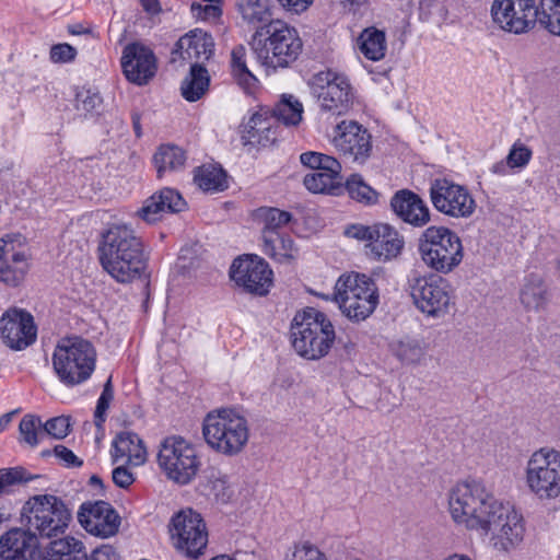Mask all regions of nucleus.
Instances as JSON below:
<instances>
[{"mask_svg":"<svg viewBox=\"0 0 560 560\" xmlns=\"http://www.w3.org/2000/svg\"><path fill=\"white\" fill-rule=\"evenodd\" d=\"M97 253L103 269L120 283L139 279L148 267L144 242L127 223L109 224L101 235Z\"/></svg>","mask_w":560,"mask_h":560,"instance_id":"obj_1","label":"nucleus"},{"mask_svg":"<svg viewBox=\"0 0 560 560\" xmlns=\"http://www.w3.org/2000/svg\"><path fill=\"white\" fill-rule=\"evenodd\" d=\"M290 338L293 349L300 357L319 360L330 351L336 332L326 314L308 307L298 312L293 317Z\"/></svg>","mask_w":560,"mask_h":560,"instance_id":"obj_2","label":"nucleus"},{"mask_svg":"<svg viewBox=\"0 0 560 560\" xmlns=\"http://www.w3.org/2000/svg\"><path fill=\"white\" fill-rule=\"evenodd\" d=\"M96 351L91 341L66 337L58 341L52 353V368L58 380L72 387L89 380L95 370Z\"/></svg>","mask_w":560,"mask_h":560,"instance_id":"obj_3","label":"nucleus"},{"mask_svg":"<svg viewBox=\"0 0 560 560\" xmlns=\"http://www.w3.org/2000/svg\"><path fill=\"white\" fill-rule=\"evenodd\" d=\"M206 443L215 452L233 456L248 441V425L244 417L232 409L209 412L202 423Z\"/></svg>","mask_w":560,"mask_h":560,"instance_id":"obj_4","label":"nucleus"},{"mask_svg":"<svg viewBox=\"0 0 560 560\" xmlns=\"http://www.w3.org/2000/svg\"><path fill=\"white\" fill-rule=\"evenodd\" d=\"M334 300L342 314L353 322L370 317L378 304V289L371 277L352 272L336 282Z\"/></svg>","mask_w":560,"mask_h":560,"instance_id":"obj_5","label":"nucleus"},{"mask_svg":"<svg viewBox=\"0 0 560 560\" xmlns=\"http://www.w3.org/2000/svg\"><path fill=\"white\" fill-rule=\"evenodd\" d=\"M264 36L253 37V49L262 65L271 68H287L298 60L303 43L294 27L277 20L264 30Z\"/></svg>","mask_w":560,"mask_h":560,"instance_id":"obj_6","label":"nucleus"},{"mask_svg":"<svg viewBox=\"0 0 560 560\" xmlns=\"http://www.w3.org/2000/svg\"><path fill=\"white\" fill-rule=\"evenodd\" d=\"M303 105L293 95H283L272 107H261L245 126L248 141L260 145L272 144L277 140L279 124L298 126L302 121Z\"/></svg>","mask_w":560,"mask_h":560,"instance_id":"obj_7","label":"nucleus"},{"mask_svg":"<svg viewBox=\"0 0 560 560\" xmlns=\"http://www.w3.org/2000/svg\"><path fill=\"white\" fill-rule=\"evenodd\" d=\"M418 249L422 261L432 270L448 273L463 260L459 236L445 226H429L419 237Z\"/></svg>","mask_w":560,"mask_h":560,"instance_id":"obj_8","label":"nucleus"},{"mask_svg":"<svg viewBox=\"0 0 560 560\" xmlns=\"http://www.w3.org/2000/svg\"><path fill=\"white\" fill-rule=\"evenodd\" d=\"M26 527L37 538H52L63 534L71 518L65 503L51 494L35 495L22 510Z\"/></svg>","mask_w":560,"mask_h":560,"instance_id":"obj_9","label":"nucleus"},{"mask_svg":"<svg viewBox=\"0 0 560 560\" xmlns=\"http://www.w3.org/2000/svg\"><path fill=\"white\" fill-rule=\"evenodd\" d=\"M158 464L167 479L178 486L188 485L201 465L195 447L178 435L166 436L161 442Z\"/></svg>","mask_w":560,"mask_h":560,"instance_id":"obj_10","label":"nucleus"},{"mask_svg":"<svg viewBox=\"0 0 560 560\" xmlns=\"http://www.w3.org/2000/svg\"><path fill=\"white\" fill-rule=\"evenodd\" d=\"M310 85L322 114L342 116L352 108L354 93L346 75L332 70L320 71L313 75Z\"/></svg>","mask_w":560,"mask_h":560,"instance_id":"obj_11","label":"nucleus"},{"mask_svg":"<svg viewBox=\"0 0 560 560\" xmlns=\"http://www.w3.org/2000/svg\"><path fill=\"white\" fill-rule=\"evenodd\" d=\"M408 290L416 307L428 316L439 317L447 313L452 288L439 275H422L412 270L408 276Z\"/></svg>","mask_w":560,"mask_h":560,"instance_id":"obj_12","label":"nucleus"},{"mask_svg":"<svg viewBox=\"0 0 560 560\" xmlns=\"http://www.w3.org/2000/svg\"><path fill=\"white\" fill-rule=\"evenodd\" d=\"M485 523L480 533L491 534L493 546L498 550L509 551L523 540L525 527L522 515L510 503L495 499Z\"/></svg>","mask_w":560,"mask_h":560,"instance_id":"obj_13","label":"nucleus"},{"mask_svg":"<svg viewBox=\"0 0 560 560\" xmlns=\"http://www.w3.org/2000/svg\"><path fill=\"white\" fill-rule=\"evenodd\" d=\"M345 235L366 242L369 254L376 260H390L400 255L405 246L402 235L388 223L350 224L345 229Z\"/></svg>","mask_w":560,"mask_h":560,"instance_id":"obj_14","label":"nucleus"},{"mask_svg":"<svg viewBox=\"0 0 560 560\" xmlns=\"http://www.w3.org/2000/svg\"><path fill=\"white\" fill-rule=\"evenodd\" d=\"M171 537L175 548L187 558H199L208 545V532L201 515L191 509L172 518Z\"/></svg>","mask_w":560,"mask_h":560,"instance_id":"obj_15","label":"nucleus"},{"mask_svg":"<svg viewBox=\"0 0 560 560\" xmlns=\"http://www.w3.org/2000/svg\"><path fill=\"white\" fill-rule=\"evenodd\" d=\"M429 196L434 209L455 219H467L476 210V201L465 186L447 178L431 182Z\"/></svg>","mask_w":560,"mask_h":560,"instance_id":"obj_16","label":"nucleus"},{"mask_svg":"<svg viewBox=\"0 0 560 560\" xmlns=\"http://www.w3.org/2000/svg\"><path fill=\"white\" fill-rule=\"evenodd\" d=\"M538 9L535 0H493L490 11L493 23L502 31L520 35L535 27Z\"/></svg>","mask_w":560,"mask_h":560,"instance_id":"obj_17","label":"nucleus"},{"mask_svg":"<svg viewBox=\"0 0 560 560\" xmlns=\"http://www.w3.org/2000/svg\"><path fill=\"white\" fill-rule=\"evenodd\" d=\"M494 501L492 492H451L448 509L455 523L480 532Z\"/></svg>","mask_w":560,"mask_h":560,"instance_id":"obj_18","label":"nucleus"},{"mask_svg":"<svg viewBox=\"0 0 560 560\" xmlns=\"http://www.w3.org/2000/svg\"><path fill=\"white\" fill-rule=\"evenodd\" d=\"M230 276L246 292L259 296L266 295L272 284V270L268 262L257 255L235 259Z\"/></svg>","mask_w":560,"mask_h":560,"instance_id":"obj_19","label":"nucleus"},{"mask_svg":"<svg viewBox=\"0 0 560 560\" xmlns=\"http://www.w3.org/2000/svg\"><path fill=\"white\" fill-rule=\"evenodd\" d=\"M332 143L345 159L359 164L365 163L372 152L371 133L355 120L337 124Z\"/></svg>","mask_w":560,"mask_h":560,"instance_id":"obj_20","label":"nucleus"},{"mask_svg":"<svg viewBox=\"0 0 560 560\" xmlns=\"http://www.w3.org/2000/svg\"><path fill=\"white\" fill-rule=\"evenodd\" d=\"M530 490H560V452L541 447L534 452L526 467Z\"/></svg>","mask_w":560,"mask_h":560,"instance_id":"obj_21","label":"nucleus"},{"mask_svg":"<svg viewBox=\"0 0 560 560\" xmlns=\"http://www.w3.org/2000/svg\"><path fill=\"white\" fill-rule=\"evenodd\" d=\"M120 62L126 79L137 85L149 83L158 70L153 50L139 42L125 46Z\"/></svg>","mask_w":560,"mask_h":560,"instance_id":"obj_22","label":"nucleus"},{"mask_svg":"<svg viewBox=\"0 0 560 560\" xmlns=\"http://www.w3.org/2000/svg\"><path fill=\"white\" fill-rule=\"evenodd\" d=\"M0 334L9 348L23 350L36 340L37 328L28 312L11 308L0 318Z\"/></svg>","mask_w":560,"mask_h":560,"instance_id":"obj_23","label":"nucleus"},{"mask_svg":"<svg viewBox=\"0 0 560 560\" xmlns=\"http://www.w3.org/2000/svg\"><path fill=\"white\" fill-rule=\"evenodd\" d=\"M78 521L90 534L107 538L118 532L120 517L105 501L85 502L78 511Z\"/></svg>","mask_w":560,"mask_h":560,"instance_id":"obj_24","label":"nucleus"},{"mask_svg":"<svg viewBox=\"0 0 560 560\" xmlns=\"http://www.w3.org/2000/svg\"><path fill=\"white\" fill-rule=\"evenodd\" d=\"M30 262L25 248L7 235L0 240V281L16 287L25 278Z\"/></svg>","mask_w":560,"mask_h":560,"instance_id":"obj_25","label":"nucleus"},{"mask_svg":"<svg viewBox=\"0 0 560 560\" xmlns=\"http://www.w3.org/2000/svg\"><path fill=\"white\" fill-rule=\"evenodd\" d=\"M2 560H43L38 538L28 528H13L0 538Z\"/></svg>","mask_w":560,"mask_h":560,"instance_id":"obj_26","label":"nucleus"},{"mask_svg":"<svg viewBox=\"0 0 560 560\" xmlns=\"http://www.w3.org/2000/svg\"><path fill=\"white\" fill-rule=\"evenodd\" d=\"M390 209L404 223L412 228H424L431 221V211L425 201L410 189H399L390 198Z\"/></svg>","mask_w":560,"mask_h":560,"instance_id":"obj_27","label":"nucleus"},{"mask_svg":"<svg viewBox=\"0 0 560 560\" xmlns=\"http://www.w3.org/2000/svg\"><path fill=\"white\" fill-rule=\"evenodd\" d=\"M214 52V42L210 34L195 30L182 36L175 49L172 51V62L178 59L191 63H203L208 61Z\"/></svg>","mask_w":560,"mask_h":560,"instance_id":"obj_28","label":"nucleus"},{"mask_svg":"<svg viewBox=\"0 0 560 560\" xmlns=\"http://www.w3.org/2000/svg\"><path fill=\"white\" fill-rule=\"evenodd\" d=\"M112 458L115 464L122 460L132 466H141L147 460V450L138 434L120 432L112 442Z\"/></svg>","mask_w":560,"mask_h":560,"instance_id":"obj_29","label":"nucleus"},{"mask_svg":"<svg viewBox=\"0 0 560 560\" xmlns=\"http://www.w3.org/2000/svg\"><path fill=\"white\" fill-rule=\"evenodd\" d=\"M550 299L549 289L539 275L530 273L524 278L520 289V302L526 312L546 311Z\"/></svg>","mask_w":560,"mask_h":560,"instance_id":"obj_30","label":"nucleus"},{"mask_svg":"<svg viewBox=\"0 0 560 560\" xmlns=\"http://www.w3.org/2000/svg\"><path fill=\"white\" fill-rule=\"evenodd\" d=\"M271 0H236V8L244 22L255 28L253 37H264V30L272 20Z\"/></svg>","mask_w":560,"mask_h":560,"instance_id":"obj_31","label":"nucleus"},{"mask_svg":"<svg viewBox=\"0 0 560 560\" xmlns=\"http://www.w3.org/2000/svg\"><path fill=\"white\" fill-rule=\"evenodd\" d=\"M43 560H88V552L82 540L66 536L48 544Z\"/></svg>","mask_w":560,"mask_h":560,"instance_id":"obj_32","label":"nucleus"},{"mask_svg":"<svg viewBox=\"0 0 560 560\" xmlns=\"http://www.w3.org/2000/svg\"><path fill=\"white\" fill-rule=\"evenodd\" d=\"M261 252L277 262H287L295 258L298 248L289 233H276L260 237Z\"/></svg>","mask_w":560,"mask_h":560,"instance_id":"obj_33","label":"nucleus"},{"mask_svg":"<svg viewBox=\"0 0 560 560\" xmlns=\"http://www.w3.org/2000/svg\"><path fill=\"white\" fill-rule=\"evenodd\" d=\"M388 349L392 355L404 365H418L425 355L423 342L418 338L409 336L392 340Z\"/></svg>","mask_w":560,"mask_h":560,"instance_id":"obj_34","label":"nucleus"},{"mask_svg":"<svg viewBox=\"0 0 560 560\" xmlns=\"http://www.w3.org/2000/svg\"><path fill=\"white\" fill-rule=\"evenodd\" d=\"M210 75L201 63H191L187 77L182 81V96L188 102L200 100L209 90Z\"/></svg>","mask_w":560,"mask_h":560,"instance_id":"obj_35","label":"nucleus"},{"mask_svg":"<svg viewBox=\"0 0 560 560\" xmlns=\"http://www.w3.org/2000/svg\"><path fill=\"white\" fill-rule=\"evenodd\" d=\"M255 219L262 225L260 237L276 233H285L288 224L293 220L291 212L273 207H260L255 211Z\"/></svg>","mask_w":560,"mask_h":560,"instance_id":"obj_36","label":"nucleus"},{"mask_svg":"<svg viewBox=\"0 0 560 560\" xmlns=\"http://www.w3.org/2000/svg\"><path fill=\"white\" fill-rule=\"evenodd\" d=\"M231 73L237 85L246 93H253L258 80L249 71L246 65V48L243 45L235 46L231 51Z\"/></svg>","mask_w":560,"mask_h":560,"instance_id":"obj_37","label":"nucleus"},{"mask_svg":"<svg viewBox=\"0 0 560 560\" xmlns=\"http://www.w3.org/2000/svg\"><path fill=\"white\" fill-rule=\"evenodd\" d=\"M30 482H36V488L40 487L43 490L50 489V485H48V479L45 475L32 474L23 466L0 469V490L13 486L24 487Z\"/></svg>","mask_w":560,"mask_h":560,"instance_id":"obj_38","label":"nucleus"},{"mask_svg":"<svg viewBox=\"0 0 560 560\" xmlns=\"http://www.w3.org/2000/svg\"><path fill=\"white\" fill-rule=\"evenodd\" d=\"M360 51L365 58L378 61L385 57L387 49L386 36L375 27L365 28L358 39Z\"/></svg>","mask_w":560,"mask_h":560,"instance_id":"obj_39","label":"nucleus"},{"mask_svg":"<svg viewBox=\"0 0 560 560\" xmlns=\"http://www.w3.org/2000/svg\"><path fill=\"white\" fill-rule=\"evenodd\" d=\"M186 161L183 149L176 145H161L153 156L158 176L161 178L166 172L180 170Z\"/></svg>","mask_w":560,"mask_h":560,"instance_id":"obj_40","label":"nucleus"},{"mask_svg":"<svg viewBox=\"0 0 560 560\" xmlns=\"http://www.w3.org/2000/svg\"><path fill=\"white\" fill-rule=\"evenodd\" d=\"M194 182L203 191H222L228 188L226 173L212 164L197 167Z\"/></svg>","mask_w":560,"mask_h":560,"instance_id":"obj_41","label":"nucleus"},{"mask_svg":"<svg viewBox=\"0 0 560 560\" xmlns=\"http://www.w3.org/2000/svg\"><path fill=\"white\" fill-rule=\"evenodd\" d=\"M303 183L314 194L338 195L342 188V176L315 171L305 175Z\"/></svg>","mask_w":560,"mask_h":560,"instance_id":"obj_42","label":"nucleus"},{"mask_svg":"<svg viewBox=\"0 0 560 560\" xmlns=\"http://www.w3.org/2000/svg\"><path fill=\"white\" fill-rule=\"evenodd\" d=\"M19 433L20 443L36 447L45 439L42 419L32 413L25 415L20 421Z\"/></svg>","mask_w":560,"mask_h":560,"instance_id":"obj_43","label":"nucleus"},{"mask_svg":"<svg viewBox=\"0 0 560 560\" xmlns=\"http://www.w3.org/2000/svg\"><path fill=\"white\" fill-rule=\"evenodd\" d=\"M345 187L349 196L365 205H375L378 200V192L368 185L360 174H352L347 178Z\"/></svg>","mask_w":560,"mask_h":560,"instance_id":"obj_44","label":"nucleus"},{"mask_svg":"<svg viewBox=\"0 0 560 560\" xmlns=\"http://www.w3.org/2000/svg\"><path fill=\"white\" fill-rule=\"evenodd\" d=\"M538 23L553 35L560 36V0H540Z\"/></svg>","mask_w":560,"mask_h":560,"instance_id":"obj_45","label":"nucleus"},{"mask_svg":"<svg viewBox=\"0 0 560 560\" xmlns=\"http://www.w3.org/2000/svg\"><path fill=\"white\" fill-rule=\"evenodd\" d=\"M154 195L165 213H177L186 208V201L175 189L163 188Z\"/></svg>","mask_w":560,"mask_h":560,"instance_id":"obj_46","label":"nucleus"},{"mask_svg":"<svg viewBox=\"0 0 560 560\" xmlns=\"http://www.w3.org/2000/svg\"><path fill=\"white\" fill-rule=\"evenodd\" d=\"M114 399V388L112 384V377H109L104 384L101 396L97 399L96 408L94 411V423L96 428L102 429L106 420V411L109 408L112 400Z\"/></svg>","mask_w":560,"mask_h":560,"instance_id":"obj_47","label":"nucleus"},{"mask_svg":"<svg viewBox=\"0 0 560 560\" xmlns=\"http://www.w3.org/2000/svg\"><path fill=\"white\" fill-rule=\"evenodd\" d=\"M43 430L45 438L51 436L56 440H62L71 432L70 418L65 416L51 418L43 423Z\"/></svg>","mask_w":560,"mask_h":560,"instance_id":"obj_48","label":"nucleus"},{"mask_svg":"<svg viewBox=\"0 0 560 560\" xmlns=\"http://www.w3.org/2000/svg\"><path fill=\"white\" fill-rule=\"evenodd\" d=\"M102 105V97L98 93L90 90L79 91L75 95V108L88 114L97 113Z\"/></svg>","mask_w":560,"mask_h":560,"instance_id":"obj_49","label":"nucleus"},{"mask_svg":"<svg viewBox=\"0 0 560 560\" xmlns=\"http://www.w3.org/2000/svg\"><path fill=\"white\" fill-rule=\"evenodd\" d=\"M532 155L533 151L527 145L516 141L506 158L511 168H523L529 163Z\"/></svg>","mask_w":560,"mask_h":560,"instance_id":"obj_50","label":"nucleus"},{"mask_svg":"<svg viewBox=\"0 0 560 560\" xmlns=\"http://www.w3.org/2000/svg\"><path fill=\"white\" fill-rule=\"evenodd\" d=\"M162 206L153 194L150 198H148L143 206L137 211L139 218L148 223L156 222L162 219L164 212Z\"/></svg>","mask_w":560,"mask_h":560,"instance_id":"obj_51","label":"nucleus"},{"mask_svg":"<svg viewBox=\"0 0 560 560\" xmlns=\"http://www.w3.org/2000/svg\"><path fill=\"white\" fill-rule=\"evenodd\" d=\"M243 492H214V503L219 509L230 506L232 511H240L244 508L245 499Z\"/></svg>","mask_w":560,"mask_h":560,"instance_id":"obj_52","label":"nucleus"},{"mask_svg":"<svg viewBox=\"0 0 560 560\" xmlns=\"http://www.w3.org/2000/svg\"><path fill=\"white\" fill-rule=\"evenodd\" d=\"M289 560H327L326 556L314 545L302 542L295 545Z\"/></svg>","mask_w":560,"mask_h":560,"instance_id":"obj_53","label":"nucleus"},{"mask_svg":"<svg viewBox=\"0 0 560 560\" xmlns=\"http://www.w3.org/2000/svg\"><path fill=\"white\" fill-rule=\"evenodd\" d=\"M190 11L195 18L205 21H215L222 14L221 8L211 2L205 5L197 2H192L190 5Z\"/></svg>","mask_w":560,"mask_h":560,"instance_id":"obj_54","label":"nucleus"},{"mask_svg":"<svg viewBox=\"0 0 560 560\" xmlns=\"http://www.w3.org/2000/svg\"><path fill=\"white\" fill-rule=\"evenodd\" d=\"M206 478L212 490H225L232 486L231 477L213 467L206 470Z\"/></svg>","mask_w":560,"mask_h":560,"instance_id":"obj_55","label":"nucleus"},{"mask_svg":"<svg viewBox=\"0 0 560 560\" xmlns=\"http://www.w3.org/2000/svg\"><path fill=\"white\" fill-rule=\"evenodd\" d=\"M77 56V49L69 44H57L50 49V59L56 63L72 61Z\"/></svg>","mask_w":560,"mask_h":560,"instance_id":"obj_56","label":"nucleus"},{"mask_svg":"<svg viewBox=\"0 0 560 560\" xmlns=\"http://www.w3.org/2000/svg\"><path fill=\"white\" fill-rule=\"evenodd\" d=\"M54 455L66 466V467H79L82 465V460L65 445H56L52 450Z\"/></svg>","mask_w":560,"mask_h":560,"instance_id":"obj_57","label":"nucleus"},{"mask_svg":"<svg viewBox=\"0 0 560 560\" xmlns=\"http://www.w3.org/2000/svg\"><path fill=\"white\" fill-rule=\"evenodd\" d=\"M112 479L117 487L122 489L128 488L135 481L132 472L124 465H120L113 470Z\"/></svg>","mask_w":560,"mask_h":560,"instance_id":"obj_58","label":"nucleus"},{"mask_svg":"<svg viewBox=\"0 0 560 560\" xmlns=\"http://www.w3.org/2000/svg\"><path fill=\"white\" fill-rule=\"evenodd\" d=\"M88 560H120V557L110 545H102L88 553Z\"/></svg>","mask_w":560,"mask_h":560,"instance_id":"obj_59","label":"nucleus"},{"mask_svg":"<svg viewBox=\"0 0 560 560\" xmlns=\"http://www.w3.org/2000/svg\"><path fill=\"white\" fill-rule=\"evenodd\" d=\"M317 171L341 176V164L337 159L323 154V159Z\"/></svg>","mask_w":560,"mask_h":560,"instance_id":"obj_60","label":"nucleus"},{"mask_svg":"<svg viewBox=\"0 0 560 560\" xmlns=\"http://www.w3.org/2000/svg\"><path fill=\"white\" fill-rule=\"evenodd\" d=\"M289 11L300 13L305 11L314 0H278Z\"/></svg>","mask_w":560,"mask_h":560,"instance_id":"obj_61","label":"nucleus"},{"mask_svg":"<svg viewBox=\"0 0 560 560\" xmlns=\"http://www.w3.org/2000/svg\"><path fill=\"white\" fill-rule=\"evenodd\" d=\"M323 159V153L308 151L301 154L300 160L301 163L305 166H308L313 170H318V166L320 165Z\"/></svg>","mask_w":560,"mask_h":560,"instance_id":"obj_62","label":"nucleus"},{"mask_svg":"<svg viewBox=\"0 0 560 560\" xmlns=\"http://www.w3.org/2000/svg\"><path fill=\"white\" fill-rule=\"evenodd\" d=\"M143 10L150 14L159 13L161 10L159 0H140Z\"/></svg>","mask_w":560,"mask_h":560,"instance_id":"obj_63","label":"nucleus"},{"mask_svg":"<svg viewBox=\"0 0 560 560\" xmlns=\"http://www.w3.org/2000/svg\"><path fill=\"white\" fill-rule=\"evenodd\" d=\"M509 168H511V167H510V164L508 163V158H506L505 161H499V162L494 163L491 167V172L493 174L503 176V175L508 174Z\"/></svg>","mask_w":560,"mask_h":560,"instance_id":"obj_64","label":"nucleus"}]
</instances>
